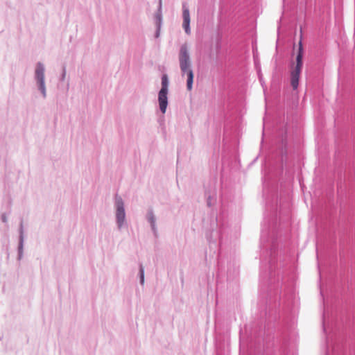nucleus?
I'll list each match as a JSON object with an SVG mask.
<instances>
[{"label":"nucleus","mask_w":355,"mask_h":355,"mask_svg":"<svg viewBox=\"0 0 355 355\" xmlns=\"http://www.w3.org/2000/svg\"><path fill=\"white\" fill-rule=\"evenodd\" d=\"M140 282L141 284H144V268L142 266L140 267Z\"/></svg>","instance_id":"obj_7"},{"label":"nucleus","mask_w":355,"mask_h":355,"mask_svg":"<svg viewBox=\"0 0 355 355\" xmlns=\"http://www.w3.org/2000/svg\"><path fill=\"white\" fill-rule=\"evenodd\" d=\"M168 78L166 74H164L162 77V88L158 94V101L159 109L163 114L166 112L167 105H168V99H167V94L168 91Z\"/></svg>","instance_id":"obj_3"},{"label":"nucleus","mask_w":355,"mask_h":355,"mask_svg":"<svg viewBox=\"0 0 355 355\" xmlns=\"http://www.w3.org/2000/svg\"><path fill=\"white\" fill-rule=\"evenodd\" d=\"M35 75L37 80L38 81L40 89L42 90V93L44 94L45 93V87H44V68L43 65L39 63L37 65L35 70Z\"/></svg>","instance_id":"obj_4"},{"label":"nucleus","mask_w":355,"mask_h":355,"mask_svg":"<svg viewBox=\"0 0 355 355\" xmlns=\"http://www.w3.org/2000/svg\"><path fill=\"white\" fill-rule=\"evenodd\" d=\"M303 46L302 41L299 42L295 60H292L290 65L291 85L293 89L298 87L300 75L302 68Z\"/></svg>","instance_id":"obj_2"},{"label":"nucleus","mask_w":355,"mask_h":355,"mask_svg":"<svg viewBox=\"0 0 355 355\" xmlns=\"http://www.w3.org/2000/svg\"><path fill=\"white\" fill-rule=\"evenodd\" d=\"M148 220L150 223L152 227L153 228V227H154V221H153V213H150L149 214V216H148Z\"/></svg>","instance_id":"obj_8"},{"label":"nucleus","mask_w":355,"mask_h":355,"mask_svg":"<svg viewBox=\"0 0 355 355\" xmlns=\"http://www.w3.org/2000/svg\"><path fill=\"white\" fill-rule=\"evenodd\" d=\"M178 60L182 75L184 73H187V87L189 91H191L192 89L193 81V73L191 69V60L187 44H184L181 46L178 55Z\"/></svg>","instance_id":"obj_1"},{"label":"nucleus","mask_w":355,"mask_h":355,"mask_svg":"<svg viewBox=\"0 0 355 355\" xmlns=\"http://www.w3.org/2000/svg\"><path fill=\"white\" fill-rule=\"evenodd\" d=\"M116 219L119 226L123 223L125 220V211L123 208V202L121 198H117L116 200Z\"/></svg>","instance_id":"obj_6"},{"label":"nucleus","mask_w":355,"mask_h":355,"mask_svg":"<svg viewBox=\"0 0 355 355\" xmlns=\"http://www.w3.org/2000/svg\"><path fill=\"white\" fill-rule=\"evenodd\" d=\"M182 18H183L182 27L184 29L186 33L189 35L191 33L190 14H189V8L185 3L183 4V6H182Z\"/></svg>","instance_id":"obj_5"}]
</instances>
